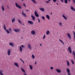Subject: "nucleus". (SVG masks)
Masks as SVG:
<instances>
[{"label": "nucleus", "mask_w": 75, "mask_h": 75, "mask_svg": "<svg viewBox=\"0 0 75 75\" xmlns=\"http://www.w3.org/2000/svg\"><path fill=\"white\" fill-rule=\"evenodd\" d=\"M4 30L6 31L7 34H10V32H9V30L6 29V26L4 25Z\"/></svg>", "instance_id": "nucleus-1"}, {"label": "nucleus", "mask_w": 75, "mask_h": 75, "mask_svg": "<svg viewBox=\"0 0 75 75\" xmlns=\"http://www.w3.org/2000/svg\"><path fill=\"white\" fill-rule=\"evenodd\" d=\"M25 46L23 45H22L21 46H20L19 47L20 51H21V52H22V51H23V49H22V48H25Z\"/></svg>", "instance_id": "nucleus-2"}, {"label": "nucleus", "mask_w": 75, "mask_h": 75, "mask_svg": "<svg viewBox=\"0 0 75 75\" xmlns=\"http://www.w3.org/2000/svg\"><path fill=\"white\" fill-rule=\"evenodd\" d=\"M15 5L17 7H18V8H20V9H21V7L17 3H16Z\"/></svg>", "instance_id": "nucleus-3"}, {"label": "nucleus", "mask_w": 75, "mask_h": 75, "mask_svg": "<svg viewBox=\"0 0 75 75\" xmlns=\"http://www.w3.org/2000/svg\"><path fill=\"white\" fill-rule=\"evenodd\" d=\"M13 30L15 32H16V33H18V32H20V30L18 29H13Z\"/></svg>", "instance_id": "nucleus-4"}, {"label": "nucleus", "mask_w": 75, "mask_h": 75, "mask_svg": "<svg viewBox=\"0 0 75 75\" xmlns=\"http://www.w3.org/2000/svg\"><path fill=\"white\" fill-rule=\"evenodd\" d=\"M67 34L68 38L71 40V35L70 33H68Z\"/></svg>", "instance_id": "nucleus-5"}, {"label": "nucleus", "mask_w": 75, "mask_h": 75, "mask_svg": "<svg viewBox=\"0 0 75 75\" xmlns=\"http://www.w3.org/2000/svg\"><path fill=\"white\" fill-rule=\"evenodd\" d=\"M68 49L70 54H71L72 53V50H71V47L70 46H69L68 47Z\"/></svg>", "instance_id": "nucleus-6"}, {"label": "nucleus", "mask_w": 75, "mask_h": 75, "mask_svg": "<svg viewBox=\"0 0 75 75\" xmlns=\"http://www.w3.org/2000/svg\"><path fill=\"white\" fill-rule=\"evenodd\" d=\"M35 15L36 17H39V15L36 11H35Z\"/></svg>", "instance_id": "nucleus-7"}, {"label": "nucleus", "mask_w": 75, "mask_h": 75, "mask_svg": "<svg viewBox=\"0 0 75 75\" xmlns=\"http://www.w3.org/2000/svg\"><path fill=\"white\" fill-rule=\"evenodd\" d=\"M31 34H32V35H35V34L36 33H35V31L34 30H32L31 32Z\"/></svg>", "instance_id": "nucleus-8"}, {"label": "nucleus", "mask_w": 75, "mask_h": 75, "mask_svg": "<svg viewBox=\"0 0 75 75\" xmlns=\"http://www.w3.org/2000/svg\"><path fill=\"white\" fill-rule=\"evenodd\" d=\"M28 48L30 49V50H31V49H32V47H31V46L30 44H28Z\"/></svg>", "instance_id": "nucleus-9"}, {"label": "nucleus", "mask_w": 75, "mask_h": 75, "mask_svg": "<svg viewBox=\"0 0 75 75\" xmlns=\"http://www.w3.org/2000/svg\"><path fill=\"white\" fill-rule=\"evenodd\" d=\"M10 52H11V50H10L8 49L7 50V53L9 56H10Z\"/></svg>", "instance_id": "nucleus-10"}, {"label": "nucleus", "mask_w": 75, "mask_h": 75, "mask_svg": "<svg viewBox=\"0 0 75 75\" xmlns=\"http://www.w3.org/2000/svg\"><path fill=\"white\" fill-rule=\"evenodd\" d=\"M22 14L23 17H27V16H26V14H25V13H24V11L23 10L22 11Z\"/></svg>", "instance_id": "nucleus-11"}, {"label": "nucleus", "mask_w": 75, "mask_h": 75, "mask_svg": "<svg viewBox=\"0 0 75 75\" xmlns=\"http://www.w3.org/2000/svg\"><path fill=\"white\" fill-rule=\"evenodd\" d=\"M28 23L29 24H30L31 25H33V22L30 21H28Z\"/></svg>", "instance_id": "nucleus-12"}, {"label": "nucleus", "mask_w": 75, "mask_h": 75, "mask_svg": "<svg viewBox=\"0 0 75 75\" xmlns=\"http://www.w3.org/2000/svg\"><path fill=\"white\" fill-rule=\"evenodd\" d=\"M31 17L32 18V19L33 20V21H35V17L33 15H31Z\"/></svg>", "instance_id": "nucleus-13"}, {"label": "nucleus", "mask_w": 75, "mask_h": 75, "mask_svg": "<svg viewBox=\"0 0 75 75\" xmlns=\"http://www.w3.org/2000/svg\"><path fill=\"white\" fill-rule=\"evenodd\" d=\"M70 8L71 10H72V11H75V9L74 8V7H72V6H71Z\"/></svg>", "instance_id": "nucleus-14"}, {"label": "nucleus", "mask_w": 75, "mask_h": 75, "mask_svg": "<svg viewBox=\"0 0 75 75\" xmlns=\"http://www.w3.org/2000/svg\"><path fill=\"white\" fill-rule=\"evenodd\" d=\"M9 45H11V47H14V44H13V43L10 42L9 43Z\"/></svg>", "instance_id": "nucleus-15"}, {"label": "nucleus", "mask_w": 75, "mask_h": 75, "mask_svg": "<svg viewBox=\"0 0 75 75\" xmlns=\"http://www.w3.org/2000/svg\"><path fill=\"white\" fill-rule=\"evenodd\" d=\"M50 33V30H47L46 32V34L47 35H49Z\"/></svg>", "instance_id": "nucleus-16"}, {"label": "nucleus", "mask_w": 75, "mask_h": 75, "mask_svg": "<svg viewBox=\"0 0 75 75\" xmlns=\"http://www.w3.org/2000/svg\"><path fill=\"white\" fill-rule=\"evenodd\" d=\"M62 16L63 17V18L65 20H67V17L65 16V15L63 14Z\"/></svg>", "instance_id": "nucleus-17"}, {"label": "nucleus", "mask_w": 75, "mask_h": 75, "mask_svg": "<svg viewBox=\"0 0 75 75\" xmlns=\"http://www.w3.org/2000/svg\"><path fill=\"white\" fill-rule=\"evenodd\" d=\"M56 71L58 72V73H60L61 72V70L59 69H56Z\"/></svg>", "instance_id": "nucleus-18"}, {"label": "nucleus", "mask_w": 75, "mask_h": 75, "mask_svg": "<svg viewBox=\"0 0 75 75\" xmlns=\"http://www.w3.org/2000/svg\"><path fill=\"white\" fill-rule=\"evenodd\" d=\"M40 10L42 11H45V9L43 8H40Z\"/></svg>", "instance_id": "nucleus-19"}, {"label": "nucleus", "mask_w": 75, "mask_h": 75, "mask_svg": "<svg viewBox=\"0 0 75 75\" xmlns=\"http://www.w3.org/2000/svg\"><path fill=\"white\" fill-rule=\"evenodd\" d=\"M46 17L48 20H50V16L48 15H46Z\"/></svg>", "instance_id": "nucleus-20"}, {"label": "nucleus", "mask_w": 75, "mask_h": 75, "mask_svg": "<svg viewBox=\"0 0 75 75\" xmlns=\"http://www.w3.org/2000/svg\"><path fill=\"white\" fill-rule=\"evenodd\" d=\"M14 65L15 66H16L17 67H18V64L16 62H15L14 63Z\"/></svg>", "instance_id": "nucleus-21"}, {"label": "nucleus", "mask_w": 75, "mask_h": 75, "mask_svg": "<svg viewBox=\"0 0 75 75\" xmlns=\"http://www.w3.org/2000/svg\"><path fill=\"white\" fill-rule=\"evenodd\" d=\"M16 19H15V18H14L12 20V23H14L15 22V20Z\"/></svg>", "instance_id": "nucleus-22"}, {"label": "nucleus", "mask_w": 75, "mask_h": 75, "mask_svg": "<svg viewBox=\"0 0 75 75\" xmlns=\"http://www.w3.org/2000/svg\"><path fill=\"white\" fill-rule=\"evenodd\" d=\"M2 72H3V70H1L0 71V74L1 75H4Z\"/></svg>", "instance_id": "nucleus-23"}, {"label": "nucleus", "mask_w": 75, "mask_h": 75, "mask_svg": "<svg viewBox=\"0 0 75 75\" xmlns=\"http://www.w3.org/2000/svg\"><path fill=\"white\" fill-rule=\"evenodd\" d=\"M32 57L33 59H34V58H35V56H34V54H32Z\"/></svg>", "instance_id": "nucleus-24"}, {"label": "nucleus", "mask_w": 75, "mask_h": 75, "mask_svg": "<svg viewBox=\"0 0 75 75\" xmlns=\"http://www.w3.org/2000/svg\"><path fill=\"white\" fill-rule=\"evenodd\" d=\"M59 24L60 27H62V24L61 22H59Z\"/></svg>", "instance_id": "nucleus-25"}, {"label": "nucleus", "mask_w": 75, "mask_h": 75, "mask_svg": "<svg viewBox=\"0 0 75 75\" xmlns=\"http://www.w3.org/2000/svg\"><path fill=\"white\" fill-rule=\"evenodd\" d=\"M29 67L30 69L32 70L33 69V66H32L31 65H29Z\"/></svg>", "instance_id": "nucleus-26"}, {"label": "nucleus", "mask_w": 75, "mask_h": 75, "mask_svg": "<svg viewBox=\"0 0 75 75\" xmlns=\"http://www.w3.org/2000/svg\"><path fill=\"white\" fill-rule=\"evenodd\" d=\"M21 70L24 72V73H25V70L23 69V68L22 67L21 68Z\"/></svg>", "instance_id": "nucleus-27"}, {"label": "nucleus", "mask_w": 75, "mask_h": 75, "mask_svg": "<svg viewBox=\"0 0 75 75\" xmlns=\"http://www.w3.org/2000/svg\"><path fill=\"white\" fill-rule=\"evenodd\" d=\"M59 40L63 44V45H64V43L61 39H59Z\"/></svg>", "instance_id": "nucleus-28"}, {"label": "nucleus", "mask_w": 75, "mask_h": 75, "mask_svg": "<svg viewBox=\"0 0 75 75\" xmlns=\"http://www.w3.org/2000/svg\"><path fill=\"white\" fill-rule=\"evenodd\" d=\"M18 21L19 23H20V24H22V22H21V21H20V19H19L18 20Z\"/></svg>", "instance_id": "nucleus-29"}, {"label": "nucleus", "mask_w": 75, "mask_h": 75, "mask_svg": "<svg viewBox=\"0 0 75 75\" xmlns=\"http://www.w3.org/2000/svg\"><path fill=\"white\" fill-rule=\"evenodd\" d=\"M67 64L68 66H69V62H68L67 60Z\"/></svg>", "instance_id": "nucleus-30"}, {"label": "nucleus", "mask_w": 75, "mask_h": 75, "mask_svg": "<svg viewBox=\"0 0 75 75\" xmlns=\"http://www.w3.org/2000/svg\"><path fill=\"white\" fill-rule=\"evenodd\" d=\"M64 2L65 4H67V3H68V0H64Z\"/></svg>", "instance_id": "nucleus-31"}, {"label": "nucleus", "mask_w": 75, "mask_h": 75, "mask_svg": "<svg viewBox=\"0 0 75 75\" xmlns=\"http://www.w3.org/2000/svg\"><path fill=\"white\" fill-rule=\"evenodd\" d=\"M31 0V1H32L33 2V3H35V4L36 3V2L35 1V0Z\"/></svg>", "instance_id": "nucleus-32"}, {"label": "nucleus", "mask_w": 75, "mask_h": 75, "mask_svg": "<svg viewBox=\"0 0 75 75\" xmlns=\"http://www.w3.org/2000/svg\"><path fill=\"white\" fill-rule=\"evenodd\" d=\"M2 9L3 11H4V6H2Z\"/></svg>", "instance_id": "nucleus-33"}, {"label": "nucleus", "mask_w": 75, "mask_h": 75, "mask_svg": "<svg viewBox=\"0 0 75 75\" xmlns=\"http://www.w3.org/2000/svg\"><path fill=\"white\" fill-rule=\"evenodd\" d=\"M45 35H44V36L43 37V39L44 40V39H45Z\"/></svg>", "instance_id": "nucleus-34"}, {"label": "nucleus", "mask_w": 75, "mask_h": 75, "mask_svg": "<svg viewBox=\"0 0 75 75\" xmlns=\"http://www.w3.org/2000/svg\"><path fill=\"white\" fill-rule=\"evenodd\" d=\"M67 71L68 73H69L70 72L69 70L68 69H67Z\"/></svg>", "instance_id": "nucleus-35"}, {"label": "nucleus", "mask_w": 75, "mask_h": 75, "mask_svg": "<svg viewBox=\"0 0 75 75\" xmlns=\"http://www.w3.org/2000/svg\"><path fill=\"white\" fill-rule=\"evenodd\" d=\"M71 61L72 64L74 65V61L72 60H71Z\"/></svg>", "instance_id": "nucleus-36"}, {"label": "nucleus", "mask_w": 75, "mask_h": 75, "mask_svg": "<svg viewBox=\"0 0 75 75\" xmlns=\"http://www.w3.org/2000/svg\"><path fill=\"white\" fill-rule=\"evenodd\" d=\"M42 19L44 20H45V17L44 16H42Z\"/></svg>", "instance_id": "nucleus-37"}, {"label": "nucleus", "mask_w": 75, "mask_h": 75, "mask_svg": "<svg viewBox=\"0 0 75 75\" xmlns=\"http://www.w3.org/2000/svg\"><path fill=\"white\" fill-rule=\"evenodd\" d=\"M20 59L21 61L23 62V64H24V61H23V60H22V59Z\"/></svg>", "instance_id": "nucleus-38"}, {"label": "nucleus", "mask_w": 75, "mask_h": 75, "mask_svg": "<svg viewBox=\"0 0 75 75\" xmlns=\"http://www.w3.org/2000/svg\"><path fill=\"white\" fill-rule=\"evenodd\" d=\"M37 19L38 20L39 23H40V19H39V18H38Z\"/></svg>", "instance_id": "nucleus-39"}, {"label": "nucleus", "mask_w": 75, "mask_h": 75, "mask_svg": "<svg viewBox=\"0 0 75 75\" xmlns=\"http://www.w3.org/2000/svg\"><path fill=\"white\" fill-rule=\"evenodd\" d=\"M9 31L10 32L11 31V28H9Z\"/></svg>", "instance_id": "nucleus-40"}, {"label": "nucleus", "mask_w": 75, "mask_h": 75, "mask_svg": "<svg viewBox=\"0 0 75 75\" xmlns=\"http://www.w3.org/2000/svg\"><path fill=\"white\" fill-rule=\"evenodd\" d=\"M46 3H50V2H49V1H46Z\"/></svg>", "instance_id": "nucleus-41"}, {"label": "nucleus", "mask_w": 75, "mask_h": 75, "mask_svg": "<svg viewBox=\"0 0 75 75\" xmlns=\"http://www.w3.org/2000/svg\"><path fill=\"white\" fill-rule=\"evenodd\" d=\"M23 5L24 7H26V6L25 5V4H23Z\"/></svg>", "instance_id": "nucleus-42"}, {"label": "nucleus", "mask_w": 75, "mask_h": 75, "mask_svg": "<svg viewBox=\"0 0 75 75\" xmlns=\"http://www.w3.org/2000/svg\"><path fill=\"white\" fill-rule=\"evenodd\" d=\"M53 1L54 2H55V1H57V0H53Z\"/></svg>", "instance_id": "nucleus-43"}, {"label": "nucleus", "mask_w": 75, "mask_h": 75, "mask_svg": "<svg viewBox=\"0 0 75 75\" xmlns=\"http://www.w3.org/2000/svg\"><path fill=\"white\" fill-rule=\"evenodd\" d=\"M60 1L62 2V3H64V0H60Z\"/></svg>", "instance_id": "nucleus-44"}, {"label": "nucleus", "mask_w": 75, "mask_h": 75, "mask_svg": "<svg viewBox=\"0 0 75 75\" xmlns=\"http://www.w3.org/2000/svg\"><path fill=\"white\" fill-rule=\"evenodd\" d=\"M50 69H53V67H50Z\"/></svg>", "instance_id": "nucleus-45"}, {"label": "nucleus", "mask_w": 75, "mask_h": 75, "mask_svg": "<svg viewBox=\"0 0 75 75\" xmlns=\"http://www.w3.org/2000/svg\"><path fill=\"white\" fill-rule=\"evenodd\" d=\"M26 11H28V12H29V10H28V9H26Z\"/></svg>", "instance_id": "nucleus-46"}, {"label": "nucleus", "mask_w": 75, "mask_h": 75, "mask_svg": "<svg viewBox=\"0 0 75 75\" xmlns=\"http://www.w3.org/2000/svg\"><path fill=\"white\" fill-rule=\"evenodd\" d=\"M68 73V75H71V73Z\"/></svg>", "instance_id": "nucleus-47"}, {"label": "nucleus", "mask_w": 75, "mask_h": 75, "mask_svg": "<svg viewBox=\"0 0 75 75\" xmlns=\"http://www.w3.org/2000/svg\"><path fill=\"white\" fill-rule=\"evenodd\" d=\"M36 64H37V62H36V61H35V64L36 65Z\"/></svg>", "instance_id": "nucleus-48"}, {"label": "nucleus", "mask_w": 75, "mask_h": 75, "mask_svg": "<svg viewBox=\"0 0 75 75\" xmlns=\"http://www.w3.org/2000/svg\"><path fill=\"white\" fill-rule=\"evenodd\" d=\"M73 2H74V3H75V0H73Z\"/></svg>", "instance_id": "nucleus-49"}, {"label": "nucleus", "mask_w": 75, "mask_h": 75, "mask_svg": "<svg viewBox=\"0 0 75 75\" xmlns=\"http://www.w3.org/2000/svg\"><path fill=\"white\" fill-rule=\"evenodd\" d=\"M40 46H42V44H41L40 43Z\"/></svg>", "instance_id": "nucleus-50"}, {"label": "nucleus", "mask_w": 75, "mask_h": 75, "mask_svg": "<svg viewBox=\"0 0 75 75\" xmlns=\"http://www.w3.org/2000/svg\"><path fill=\"white\" fill-rule=\"evenodd\" d=\"M7 7L8 8V9H9V7H8V6H7Z\"/></svg>", "instance_id": "nucleus-51"}, {"label": "nucleus", "mask_w": 75, "mask_h": 75, "mask_svg": "<svg viewBox=\"0 0 75 75\" xmlns=\"http://www.w3.org/2000/svg\"><path fill=\"white\" fill-rule=\"evenodd\" d=\"M69 1H71V0H68Z\"/></svg>", "instance_id": "nucleus-52"}, {"label": "nucleus", "mask_w": 75, "mask_h": 75, "mask_svg": "<svg viewBox=\"0 0 75 75\" xmlns=\"http://www.w3.org/2000/svg\"><path fill=\"white\" fill-rule=\"evenodd\" d=\"M48 1H51V0H48Z\"/></svg>", "instance_id": "nucleus-53"}, {"label": "nucleus", "mask_w": 75, "mask_h": 75, "mask_svg": "<svg viewBox=\"0 0 75 75\" xmlns=\"http://www.w3.org/2000/svg\"><path fill=\"white\" fill-rule=\"evenodd\" d=\"M50 14H51V15H52V13H51Z\"/></svg>", "instance_id": "nucleus-54"}, {"label": "nucleus", "mask_w": 75, "mask_h": 75, "mask_svg": "<svg viewBox=\"0 0 75 75\" xmlns=\"http://www.w3.org/2000/svg\"><path fill=\"white\" fill-rule=\"evenodd\" d=\"M57 5H58V3H57Z\"/></svg>", "instance_id": "nucleus-55"}, {"label": "nucleus", "mask_w": 75, "mask_h": 75, "mask_svg": "<svg viewBox=\"0 0 75 75\" xmlns=\"http://www.w3.org/2000/svg\"><path fill=\"white\" fill-rule=\"evenodd\" d=\"M23 37H22V38H21V39H23Z\"/></svg>", "instance_id": "nucleus-56"}, {"label": "nucleus", "mask_w": 75, "mask_h": 75, "mask_svg": "<svg viewBox=\"0 0 75 75\" xmlns=\"http://www.w3.org/2000/svg\"><path fill=\"white\" fill-rule=\"evenodd\" d=\"M24 75H27V74H25Z\"/></svg>", "instance_id": "nucleus-57"}, {"label": "nucleus", "mask_w": 75, "mask_h": 75, "mask_svg": "<svg viewBox=\"0 0 75 75\" xmlns=\"http://www.w3.org/2000/svg\"><path fill=\"white\" fill-rule=\"evenodd\" d=\"M22 1H24V0H21Z\"/></svg>", "instance_id": "nucleus-58"}, {"label": "nucleus", "mask_w": 75, "mask_h": 75, "mask_svg": "<svg viewBox=\"0 0 75 75\" xmlns=\"http://www.w3.org/2000/svg\"><path fill=\"white\" fill-rule=\"evenodd\" d=\"M23 25H24V24H23Z\"/></svg>", "instance_id": "nucleus-59"}]
</instances>
